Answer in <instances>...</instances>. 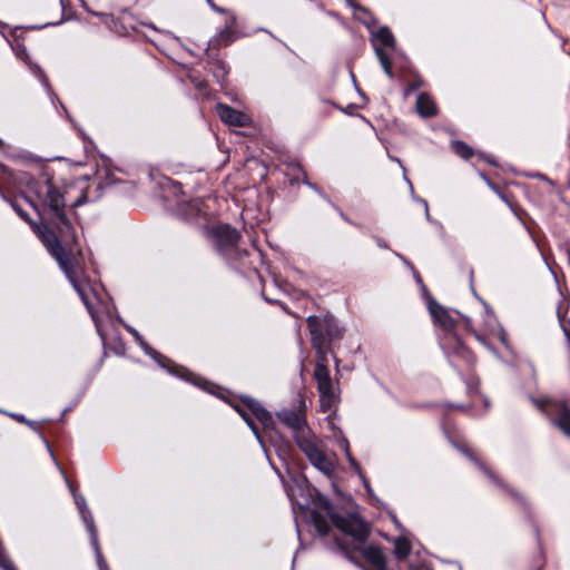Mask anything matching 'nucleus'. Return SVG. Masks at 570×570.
<instances>
[{"label":"nucleus","mask_w":570,"mask_h":570,"mask_svg":"<svg viewBox=\"0 0 570 570\" xmlns=\"http://www.w3.org/2000/svg\"><path fill=\"white\" fill-rule=\"evenodd\" d=\"M394 255L411 271H414V266L409 262L402 254L394 252Z\"/></svg>","instance_id":"obj_31"},{"label":"nucleus","mask_w":570,"mask_h":570,"mask_svg":"<svg viewBox=\"0 0 570 570\" xmlns=\"http://www.w3.org/2000/svg\"><path fill=\"white\" fill-rule=\"evenodd\" d=\"M145 26L151 28L153 30H158L153 23H145Z\"/></svg>","instance_id":"obj_46"},{"label":"nucleus","mask_w":570,"mask_h":570,"mask_svg":"<svg viewBox=\"0 0 570 570\" xmlns=\"http://www.w3.org/2000/svg\"><path fill=\"white\" fill-rule=\"evenodd\" d=\"M417 86L415 83H412L409 86V88L406 89L405 94L407 95L410 91H413V90H416Z\"/></svg>","instance_id":"obj_42"},{"label":"nucleus","mask_w":570,"mask_h":570,"mask_svg":"<svg viewBox=\"0 0 570 570\" xmlns=\"http://www.w3.org/2000/svg\"><path fill=\"white\" fill-rule=\"evenodd\" d=\"M411 552V544L405 538H397L394 541V554L397 559L404 560Z\"/></svg>","instance_id":"obj_21"},{"label":"nucleus","mask_w":570,"mask_h":570,"mask_svg":"<svg viewBox=\"0 0 570 570\" xmlns=\"http://www.w3.org/2000/svg\"><path fill=\"white\" fill-rule=\"evenodd\" d=\"M358 475L362 478L363 483H364V487H365V489H366L367 493H368V494H373V490H372V488H371V485H370V483H368V480L363 475V473H362V472H361V474H358Z\"/></svg>","instance_id":"obj_35"},{"label":"nucleus","mask_w":570,"mask_h":570,"mask_svg":"<svg viewBox=\"0 0 570 570\" xmlns=\"http://www.w3.org/2000/svg\"><path fill=\"white\" fill-rule=\"evenodd\" d=\"M491 165H497L493 160L487 159Z\"/></svg>","instance_id":"obj_49"},{"label":"nucleus","mask_w":570,"mask_h":570,"mask_svg":"<svg viewBox=\"0 0 570 570\" xmlns=\"http://www.w3.org/2000/svg\"><path fill=\"white\" fill-rule=\"evenodd\" d=\"M206 207V204L200 198L179 200L177 203V215L187 222H198L199 218L207 217Z\"/></svg>","instance_id":"obj_13"},{"label":"nucleus","mask_w":570,"mask_h":570,"mask_svg":"<svg viewBox=\"0 0 570 570\" xmlns=\"http://www.w3.org/2000/svg\"><path fill=\"white\" fill-rule=\"evenodd\" d=\"M0 148H3V141L0 139Z\"/></svg>","instance_id":"obj_54"},{"label":"nucleus","mask_w":570,"mask_h":570,"mask_svg":"<svg viewBox=\"0 0 570 570\" xmlns=\"http://www.w3.org/2000/svg\"><path fill=\"white\" fill-rule=\"evenodd\" d=\"M303 183L311 189L315 190L323 199L330 202L326 195L315 184L308 181L307 178H304Z\"/></svg>","instance_id":"obj_27"},{"label":"nucleus","mask_w":570,"mask_h":570,"mask_svg":"<svg viewBox=\"0 0 570 570\" xmlns=\"http://www.w3.org/2000/svg\"><path fill=\"white\" fill-rule=\"evenodd\" d=\"M568 261H569V264H570V247H569V250H568Z\"/></svg>","instance_id":"obj_50"},{"label":"nucleus","mask_w":570,"mask_h":570,"mask_svg":"<svg viewBox=\"0 0 570 570\" xmlns=\"http://www.w3.org/2000/svg\"><path fill=\"white\" fill-rule=\"evenodd\" d=\"M236 39L235 30L230 29L229 27H224V29L218 35V40L224 42V45H228L233 42Z\"/></svg>","instance_id":"obj_24"},{"label":"nucleus","mask_w":570,"mask_h":570,"mask_svg":"<svg viewBox=\"0 0 570 570\" xmlns=\"http://www.w3.org/2000/svg\"><path fill=\"white\" fill-rule=\"evenodd\" d=\"M424 212H425V219L428 222H432L431 216H430V212H429V205L426 207H424Z\"/></svg>","instance_id":"obj_41"},{"label":"nucleus","mask_w":570,"mask_h":570,"mask_svg":"<svg viewBox=\"0 0 570 570\" xmlns=\"http://www.w3.org/2000/svg\"><path fill=\"white\" fill-rule=\"evenodd\" d=\"M90 543L95 551L96 562L99 570H110L100 550L97 528H91Z\"/></svg>","instance_id":"obj_18"},{"label":"nucleus","mask_w":570,"mask_h":570,"mask_svg":"<svg viewBox=\"0 0 570 570\" xmlns=\"http://www.w3.org/2000/svg\"><path fill=\"white\" fill-rule=\"evenodd\" d=\"M235 410L239 413V415L243 417V420L246 422V424L248 425V428L252 430L253 434L255 435L256 440L258 441V443L262 445V448L264 449V442H263V439L259 434V430H258V426L257 424L254 422L253 417L247 413V411H245L244 409L239 407V406H235Z\"/></svg>","instance_id":"obj_20"},{"label":"nucleus","mask_w":570,"mask_h":570,"mask_svg":"<svg viewBox=\"0 0 570 570\" xmlns=\"http://www.w3.org/2000/svg\"><path fill=\"white\" fill-rule=\"evenodd\" d=\"M373 238H374V240H375L376 245H377L380 248L389 249V245H387V243H386L383 238H381V237H379V236H374Z\"/></svg>","instance_id":"obj_33"},{"label":"nucleus","mask_w":570,"mask_h":570,"mask_svg":"<svg viewBox=\"0 0 570 570\" xmlns=\"http://www.w3.org/2000/svg\"><path fill=\"white\" fill-rule=\"evenodd\" d=\"M10 415L12 417H14L17 421L26 423V424L30 425L32 429H36L37 423L27 420L22 414L11 413Z\"/></svg>","instance_id":"obj_28"},{"label":"nucleus","mask_w":570,"mask_h":570,"mask_svg":"<svg viewBox=\"0 0 570 570\" xmlns=\"http://www.w3.org/2000/svg\"><path fill=\"white\" fill-rule=\"evenodd\" d=\"M484 306H485V309H487V313H492L491 308L483 302Z\"/></svg>","instance_id":"obj_48"},{"label":"nucleus","mask_w":570,"mask_h":570,"mask_svg":"<svg viewBox=\"0 0 570 570\" xmlns=\"http://www.w3.org/2000/svg\"><path fill=\"white\" fill-rule=\"evenodd\" d=\"M335 108L338 110H343L342 107H340L338 105H335Z\"/></svg>","instance_id":"obj_53"},{"label":"nucleus","mask_w":570,"mask_h":570,"mask_svg":"<svg viewBox=\"0 0 570 570\" xmlns=\"http://www.w3.org/2000/svg\"><path fill=\"white\" fill-rule=\"evenodd\" d=\"M0 568L3 570H17L11 559L4 558L3 556L2 559H0Z\"/></svg>","instance_id":"obj_26"},{"label":"nucleus","mask_w":570,"mask_h":570,"mask_svg":"<svg viewBox=\"0 0 570 570\" xmlns=\"http://www.w3.org/2000/svg\"><path fill=\"white\" fill-rule=\"evenodd\" d=\"M451 443L454 448H456L461 453H463L470 461L474 462L476 466L498 487H500L510 498H512L515 502L521 505H528L527 499L515 489L507 485L502 480H500L484 463L479 461L473 453L470 452L469 449L459 445L454 441L451 440Z\"/></svg>","instance_id":"obj_11"},{"label":"nucleus","mask_w":570,"mask_h":570,"mask_svg":"<svg viewBox=\"0 0 570 570\" xmlns=\"http://www.w3.org/2000/svg\"><path fill=\"white\" fill-rule=\"evenodd\" d=\"M468 390H469V392H471L472 391V385L469 384L468 385Z\"/></svg>","instance_id":"obj_55"},{"label":"nucleus","mask_w":570,"mask_h":570,"mask_svg":"<svg viewBox=\"0 0 570 570\" xmlns=\"http://www.w3.org/2000/svg\"><path fill=\"white\" fill-rule=\"evenodd\" d=\"M531 400L549 417L554 426L560 429L566 436L570 438V407L564 402L534 397Z\"/></svg>","instance_id":"obj_8"},{"label":"nucleus","mask_w":570,"mask_h":570,"mask_svg":"<svg viewBox=\"0 0 570 570\" xmlns=\"http://www.w3.org/2000/svg\"><path fill=\"white\" fill-rule=\"evenodd\" d=\"M297 402L298 405L296 409L284 407L276 412L277 420L292 431L296 443L301 436H308L312 434L306 422L305 401L303 397H299Z\"/></svg>","instance_id":"obj_7"},{"label":"nucleus","mask_w":570,"mask_h":570,"mask_svg":"<svg viewBox=\"0 0 570 570\" xmlns=\"http://www.w3.org/2000/svg\"><path fill=\"white\" fill-rule=\"evenodd\" d=\"M338 444H340V448L344 450L350 465L357 472V474H361V472H362L361 466L357 463V461L355 460V458L351 454L350 444H348L347 439L342 436L338 440Z\"/></svg>","instance_id":"obj_23"},{"label":"nucleus","mask_w":570,"mask_h":570,"mask_svg":"<svg viewBox=\"0 0 570 570\" xmlns=\"http://www.w3.org/2000/svg\"><path fill=\"white\" fill-rule=\"evenodd\" d=\"M14 180L20 185L24 186L29 193H31L36 199L24 196V199L39 215L41 223L37 224L22 209L17 200L8 199L0 190L1 197L10 204L17 215L27 222L32 230L38 235L42 244L46 246L49 254L58 262L60 268L66 274L67 278L72 284L73 288L78 293L82 303L85 304L88 313L90 314L97 333L102 342L106 344L107 333L104 324L94 308L92 302L86 288L81 286L72 274V265L68 253L63 248L62 244L71 245L76 242L75 228L69 219L66 212V202L63 194L59 187H57L51 178L42 177L36 179L29 173L21 171L14 176Z\"/></svg>","instance_id":"obj_1"},{"label":"nucleus","mask_w":570,"mask_h":570,"mask_svg":"<svg viewBox=\"0 0 570 570\" xmlns=\"http://www.w3.org/2000/svg\"><path fill=\"white\" fill-rule=\"evenodd\" d=\"M69 489H70V491H71V493L73 495L75 503H76V505L78 508V511H79V514L81 517V520L85 523L86 529H87V531L90 534L91 533V528H96V525H95V521H94L92 514H91L90 510L87 507L86 499H85L83 495L77 494L71 485H69Z\"/></svg>","instance_id":"obj_16"},{"label":"nucleus","mask_w":570,"mask_h":570,"mask_svg":"<svg viewBox=\"0 0 570 570\" xmlns=\"http://www.w3.org/2000/svg\"><path fill=\"white\" fill-rule=\"evenodd\" d=\"M340 216H341L344 220L350 222V220L347 219V217L344 215V213H343V212H340Z\"/></svg>","instance_id":"obj_47"},{"label":"nucleus","mask_w":570,"mask_h":570,"mask_svg":"<svg viewBox=\"0 0 570 570\" xmlns=\"http://www.w3.org/2000/svg\"><path fill=\"white\" fill-rule=\"evenodd\" d=\"M90 200L89 196L87 195V193H82V195L72 204V207H79L86 203H88Z\"/></svg>","instance_id":"obj_29"},{"label":"nucleus","mask_w":570,"mask_h":570,"mask_svg":"<svg viewBox=\"0 0 570 570\" xmlns=\"http://www.w3.org/2000/svg\"><path fill=\"white\" fill-rule=\"evenodd\" d=\"M2 556L4 558H9V556L7 554L4 548L2 547V544L0 543V559H2Z\"/></svg>","instance_id":"obj_40"},{"label":"nucleus","mask_w":570,"mask_h":570,"mask_svg":"<svg viewBox=\"0 0 570 570\" xmlns=\"http://www.w3.org/2000/svg\"><path fill=\"white\" fill-rule=\"evenodd\" d=\"M363 556L368 562H371L373 566L377 568H382L385 566V558L380 548L377 547L368 546L364 548Z\"/></svg>","instance_id":"obj_19"},{"label":"nucleus","mask_w":570,"mask_h":570,"mask_svg":"<svg viewBox=\"0 0 570 570\" xmlns=\"http://www.w3.org/2000/svg\"><path fill=\"white\" fill-rule=\"evenodd\" d=\"M392 521H393V523H394L399 529H401V528H402V527H401L400 521L396 519V517H395L394 514L392 515Z\"/></svg>","instance_id":"obj_43"},{"label":"nucleus","mask_w":570,"mask_h":570,"mask_svg":"<svg viewBox=\"0 0 570 570\" xmlns=\"http://www.w3.org/2000/svg\"><path fill=\"white\" fill-rule=\"evenodd\" d=\"M307 325L312 336V344L317 353V362L314 368V377L320 392L321 407L323 412L333 406L336 394L330 375L326 357V346L343 336V328L338 321L331 314L324 316L311 315Z\"/></svg>","instance_id":"obj_2"},{"label":"nucleus","mask_w":570,"mask_h":570,"mask_svg":"<svg viewBox=\"0 0 570 570\" xmlns=\"http://www.w3.org/2000/svg\"><path fill=\"white\" fill-rule=\"evenodd\" d=\"M403 178L409 185L413 200L416 202L417 204H421L423 207H426L429 205L428 202L424 198L415 196L413 185H412L411 180L407 178V176H403Z\"/></svg>","instance_id":"obj_25"},{"label":"nucleus","mask_w":570,"mask_h":570,"mask_svg":"<svg viewBox=\"0 0 570 570\" xmlns=\"http://www.w3.org/2000/svg\"><path fill=\"white\" fill-rule=\"evenodd\" d=\"M335 108L338 110H343L342 107H340L338 105H335Z\"/></svg>","instance_id":"obj_51"},{"label":"nucleus","mask_w":570,"mask_h":570,"mask_svg":"<svg viewBox=\"0 0 570 570\" xmlns=\"http://www.w3.org/2000/svg\"><path fill=\"white\" fill-rule=\"evenodd\" d=\"M43 441H45V444L47 445L48 450L51 451L49 448L48 441L47 440H43ZM50 453H52V452H50ZM51 455H53V454H51ZM52 459H53L55 463L58 465V462L56 461L55 456H52Z\"/></svg>","instance_id":"obj_45"},{"label":"nucleus","mask_w":570,"mask_h":570,"mask_svg":"<svg viewBox=\"0 0 570 570\" xmlns=\"http://www.w3.org/2000/svg\"><path fill=\"white\" fill-rule=\"evenodd\" d=\"M138 345L141 347V350L150 356L160 367L167 370V372L174 376H177L184 381H187L191 383L195 386H198L203 390H206L210 393L213 391L209 389L210 383L204 380L200 376H197L196 374L189 372L187 368L183 366L175 365L169 358L154 350L151 346L148 345V343L142 338L138 342Z\"/></svg>","instance_id":"obj_5"},{"label":"nucleus","mask_w":570,"mask_h":570,"mask_svg":"<svg viewBox=\"0 0 570 570\" xmlns=\"http://www.w3.org/2000/svg\"><path fill=\"white\" fill-rule=\"evenodd\" d=\"M449 407L451 409H458V410H461V411H465L468 409V406L463 405V404H449L448 405Z\"/></svg>","instance_id":"obj_38"},{"label":"nucleus","mask_w":570,"mask_h":570,"mask_svg":"<svg viewBox=\"0 0 570 570\" xmlns=\"http://www.w3.org/2000/svg\"><path fill=\"white\" fill-rule=\"evenodd\" d=\"M95 14L98 16V17L105 16L104 13H95Z\"/></svg>","instance_id":"obj_56"},{"label":"nucleus","mask_w":570,"mask_h":570,"mask_svg":"<svg viewBox=\"0 0 570 570\" xmlns=\"http://www.w3.org/2000/svg\"><path fill=\"white\" fill-rule=\"evenodd\" d=\"M390 159H391L392 161L397 163V164L400 165V167L402 168L404 176H406V169H405V167L403 166V164H402L401 159H399L397 157H393V156H390Z\"/></svg>","instance_id":"obj_37"},{"label":"nucleus","mask_w":570,"mask_h":570,"mask_svg":"<svg viewBox=\"0 0 570 570\" xmlns=\"http://www.w3.org/2000/svg\"><path fill=\"white\" fill-rule=\"evenodd\" d=\"M206 1H207L208 6H209L214 11L219 12V13L225 12V9H223V8L218 7V6H216L212 0H206Z\"/></svg>","instance_id":"obj_36"},{"label":"nucleus","mask_w":570,"mask_h":570,"mask_svg":"<svg viewBox=\"0 0 570 570\" xmlns=\"http://www.w3.org/2000/svg\"><path fill=\"white\" fill-rule=\"evenodd\" d=\"M380 42L383 47L394 49L395 39L393 33L387 27H381L374 35L372 39L373 48L375 55L385 72V75L390 78H394V73L392 71V60L384 48L377 45Z\"/></svg>","instance_id":"obj_10"},{"label":"nucleus","mask_w":570,"mask_h":570,"mask_svg":"<svg viewBox=\"0 0 570 570\" xmlns=\"http://www.w3.org/2000/svg\"><path fill=\"white\" fill-rule=\"evenodd\" d=\"M428 309L435 325H439L444 335L440 337V345L448 357L458 356L466 363H473L472 353L464 346L460 337L454 333L456 320L451 311L440 305L433 297H428Z\"/></svg>","instance_id":"obj_4"},{"label":"nucleus","mask_w":570,"mask_h":570,"mask_svg":"<svg viewBox=\"0 0 570 570\" xmlns=\"http://www.w3.org/2000/svg\"><path fill=\"white\" fill-rule=\"evenodd\" d=\"M127 331L134 336L136 343L138 344L144 337L139 334V332L130 325H126Z\"/></svg>","instance_id":"obj_30"},{"label":"nucleus","mask_w":570,"mask_h":570,"mask_svg":"<svg viewBox=\"0 0 570 570\" xmlns=\"http://www.w3.org/2000/svg\"><path fill=\"white\" fill-rule=\"evenodd\" d=\"M245 404L265 429L271 430V432H274L275 434L277 433L273 428L274 421L272 414L259 402L247 397L245 399Z\"/></svg>","instance_id":"obj_15"},{"label":"nucleus","mask_w":570,"mask_h":570,"mask_svg":"<svg viewBox=\"0 0 570 570\" xmlns=\"http://www.w3.org/2000/svg\"><path fill=\"white\" fill-rule=\"evenodd\" d=\"M313 503L316 508H321L325 512V514H323L317 509L308 511L309 521L320 535H326L330 532L332 523L343 533L351 535L358 543L366 541L368 527L358 515L351 513L344 517L336 513L331 500L318 492L315 494Z\"/></svg>","instance_id":"obj_3"},{"label":"nucleus","mask_w":570,"mask_h":570,"mask_svg":"<svg viewBox=\"0 0 570 570\" xmlns=\"http://www.w3.org/2000/svg\"><path fill=\"white\" fill-rule=\"evenodd\" d=\"M453 151L463 159H469L473 155V149L462 140L451 142Z\"/></svg>","instance_id":"obj_22"},{"label":"nucleus","mask_w":570,"mask_h":570,"mask_svg":"<svg viewBox=\"0 0 570 570\" xmlns=\"http://www.w3.org/2000/svg\"><path fill=\"white\" fill-rule=\"evenodd\" d=\"M11 48H12L14 55L17 56V58L21 59L28 66L30 72L35 77L38 78V80L43 86V88L46 89L48 95L51 97V99L58 100V97L55 95V92L52 91V89L49 85V80H48L45 71L38 63L33 62L30 59V56L28 53L26 46L23 43H16V45H11Z\"/></svg>","instance_id":"obj_12"},{"label":"nucleus","mask_w":570,"mask_h":570,"mask_svg":"<svg viewBox=\"0 0 570 570\" xmlns=\"http://www.w3.org/2000/svg\"><path fill=\"white\" fill-rule=\"evenodd\" d=\"M416 111L423 118H429L436 115L435 104L429 95L424 92L417 95Z\"/></svg>","instance_id":"obj_17"},{"label":"nucleus","mask_w":570,"mask_h":570,"mask_svg":"<svg viewBox=\"0 0 570 570\" xmlns=\"http://www.w3.org/2000/svg\"><path fill=\"white\" fill-rule=\"evenodd\" d=\"M412 273H413V276H414L416 283L422 284V278L415 268H414V271H412Z\"/></svg>","instance_id":"obj_39"},{"label":"nucleus","mask_w":570,"mask_h":570,"mask_svg":"<svg viewBox=\"0 0 570 570\" xmlns=\"http://www.w3.org/2000/svg\"><path fill=\"white\" fill-rule=\"evenodd\" d=\"M499 340L500 342L504 345V346H509L508 345V334L507 332L504 331V328H500L499 331Z\"/></svg>","instance_id":"obj_32"},{"label":"nucleus","mask_w":570,"mask_h":570,"mask_svg":"<svg viewBox=\"0 0 570 570\" xmlns=\"http://www.w3.org/2000/svg\"><path fill=\"white\" fill-rule=\"evenodd\" d=\"M225 27H229L230 29L235 30L236 17L234 14H232L230 18L226 21Z\"/></svg>","instance_id":"obj_34"},{"label":"nucleus","mask_w":570,"mask_h":570,"mask_svg":"<svg viewBox=\"0 0 570 570\" xmlns=\"http://www.w3.org/2000/svg\"><path fill=\"white\" fill-rule=\"evenodd\" d=\"M335 108L338 110H343L342 107H340L338 105H335Z\"/></svg>","instance_id":"obj_52"},{"label":"nucleus","mask_w":570,"mask_h":570,"mask_svg":"<svg viewBox=\"0 0 570 570\" xmlns=\"http://www.w3.org/2000/svg\"><path fill=\"white\" fill-rule=\"evenodd\" d=\"M296 444L311 464L323 474L330 476L334 472L333 461L320 448L317 439L313 433L308 436H301Z\"/></svg>","instance_id":"obj_9"},{"label":"nucleus","mask_w":570,"mask_h":570,"mask_svg":"<svg viewBox=\"0 0 570 570\" xmlns=\"http://www.w3.org/2000/svg\"><path fill=\"white\" fill-rule=\"evenodd\" d=\"M216 111L220 120L230 126L244 127L249 122L246 114L238 111L226 104H217Z\"/></svg>","instance_id":"obj_14"},{"label":"nucleus","mask_w":570,"mask_h":570,"mask_svg":"<svg viewBox=\"0 0 570 570\" xmlns=\"http://www.w3.org/2000/svg\"><path fill=\"white\" fill-rule=\"evenodd\" d=\"M210 236L217 252L226 259H239L242 255H246V250L237 248L240 235L236 228L229 225H218L210 230Z\"/></svg>","instance_id":"obj_6"},{"label":"nucleus","mask_w":570,"mask_h":570,"mask_svg":"<svg viewBox=\"0 0 570 570\" xmlns=\"http://www.w3.org/2000/svg\"><path fill=\"white\" fill-rule=\"evenodd\" d=\"M348 3H350L353 8L357 9V10L365 11V9H364L363 7H361V6L353 4V3H352V2H350V1H348Z\"/></svg>","instance_id":"obj_44"}]
</instances>
